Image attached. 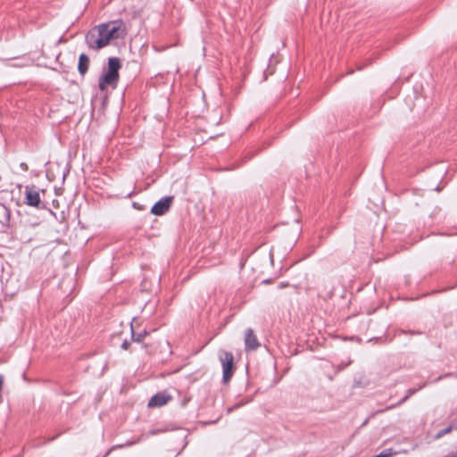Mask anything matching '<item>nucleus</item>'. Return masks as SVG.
Wrapping results in <instances>:
<instances>
[{"mask_svg":"<svg viewBox=\"0 0 457 457\" xmlns=\"http://www.w3.org/2000/svg\"><path fill=\"white\" fill-rule=\"evenodd\" d=\"M120 69V61L117 57H111L108 60V71L100 77L99 88L103 91L107 86H116L119 80V70Z\"/></svg>","mask_w":457,"mask_h":457,"instance_id":"f257e3e1","label":"nucleus"},{"mask_svg":"<svg viewBox=\"0 0 457 457\" xmlns=\"http://www.w3.org/2000/svg\"><path fill=\"white\" fill-rule=\"evenodd\" d=\"M219 360L222 365V379L224 383H228L233 376L234 372V357L230 352L220 350L219 352Z\"/></svg>","mask_w":457,"mask_h":457,"instance_id":"f03ea898","label":"nucleus"},{"mask_svg":"<svg viewBox=\"0 0 457 457\" xmlns=\"http://www.w3.org/2000/svg\"><path fill=\"white\" fill-rule=\"evenodd\" d=\"M86 41L88 47L92 49H100L109 44L108 39L100 33L99 29L97 32H88L86 36Z\"/></svg>","mask_w":457,"mask_h":457,"instance_id":"7ed1b4c3","label":"nucleus"},{"mask_svg":"<svg viewBox=\"0 0 457 457\" xmlns=\"http://www.w3.org/2000/svg\"><path fill=\"white\" fill-rule=\"evenodd\" d=\"M100 33L108 39V43L112 38H119L123 37V29L114 24H102L99 26Z\"/></svg>","mask_w":457,"mask_h":457,"instance_id":"20e7f679","label":"nucleus"},{"mask_svg":"<svg viewBox=\"0 0 457 457\" xmlns=\"http://www.w3.org/2000/svg\"><path fill=\"white\" fill-rule=\"evenodd\" d=\"M40 195L34 187H26L24 203L32 207H38L40 204Z\"/></svg>","mask_w":457,"mask_h":457,"instance_id":"39448f33","label":"nucleus"},{"mask_svg":"<svg viewBox=\"0 0 457 457\" xmlns=\"http://www.w3.org/2000/svg\"><path fill=\"white\" fill-rule=\"evenodd\" d=\"M172 196H166L160 199L151 209V212L154 215L164 214L170 207L172 203Z\"/></svg>","mask_w":457,"mask_h":457,"instance_id":"423d86ee","label":"nucleus"},{"mask_svg":"<svg viewBox=\"0 0 457 457\" xmlns=\"http://www.w3.org/2000/svg\"><path fill=\"white\" fill-rule=\"evenodd\" d=\"M245 344L247 350H256L260 346V343L252 328H247L245 332Z\"/></svg>","mask_w":457,"mask_h":457,"instance_id":"0eeeda50","label":"nucleus"},{"mask_svg":"<svg viewBox=\"0 0 457 457\" xmlns=\"http://www.w3.org/2000/svg\"><path fill=\"white\" fill-rule=\"evenodd\" d=\"M170 399L171 397L170 395L164 393H158L153 397H151V399L148 402V407L152 408L162 406L166 404Z\"/></svg>","mask_w":457,"mask_h":457,"instance_id":"6e6552de","label":"nucleus"},{"mask_svg":"<svg viewBox=\"0 0 457 457\" xmlns=\"http://www.w3.org/2000/svg\"><path fill=\"white\" fill-rule=\"evenodd\" d=\"M89 67V58L86 54H81L79 58L78 70L80 75L84 76Z\"/></svg>","mask_w":457,"mask_h":457,"instance_id":"1a4fd4ad","label":"nucleus"},{"mask_svg":"<svg viewBox=\"0 0 457 457\" xmlns=\"http://www.w3.org/2000/svg\"><path fill=\"white\" fill-rule=\"evenodd\" d=\"M424 386L425 384L420 386L419 388H410L407 391V395L401 400L400 403H404L411 395H414L418 390L421 389Z\"/></svg>","mask_w":457,"mask_h":457,"instance_id":"9d476101","label":"nucleus"},{"mask_svg":"<svg viewBox=\"0 0 457 457\" xmlns=\"http://www.w3.org/2000/svg\"><path fill=\"white\" fill-rule=\"evenodd\" d=\"M146 335V332L144 331L143 333H139L137 337L135 336L134 332L132 331V338L134 341L140 342L144 338V337Z\"/></svg>","mask_w":457,"mask_h":457,"instance_id":"9b49d317","label":"nucleus"},{"mask_svg":"<svg viewBox=\"0 0 457 457\" xmlns=\"http://www.w3.org/2000/svg\"><path fill=\"white\" fill-rule=\"evenodd\" d=\"M129 345H130V344H129V341H127V340H125V341L121 344V348H122L123 350H127V349L129 348Z\"/></svg>","mask_w":457,"mask_h":457,"instance_id":"f8f14e48","label":"nucleus"},{"mask_svg":"<svg viewBox=\"0 0 457 457\" xmlns=\"http://www.w3.org/2000/svg\"><path fill=\"white\" fill-rule=\"evenodd\" d=\"M20 167H21V169L22 170H24V171H27V170H28V169H29V167H28L27 163H25V162H21V163H20Z\"/></svg>","mask_w":457,"mask_h":457,"instance_id":"ddd939ff","label":"nucleus"},{"mask_svg":"<svg viewBox=\"0 0 457 457\" xmlns=\"http://www.w3.org/2000/svg\"><path fill=\"white\" fill-rule=\"evenodd\" d=\"M451 430V428H447L444 430H442L441 432L438 433V436H441L443 435H445L446 433H448L449 431Z\"/></svg>","mask_w":457,"mask_h":457,"instance_id":"4468645a","label":"nucleus"},{"mask_svg":"<svg viewBox=\"0 0 457 457\" xmlns=\"http://www.w3.org/2000/svg\"><path fill=\"white\" fill-rule=\"evenodd\" d=\"M243 403H237L233 408H238L239 406H241Z\"/></svg>","mask_w":457,"mask_h":457,"instance_id":"2eb2a0df","label":"nucleus"}]
</instances>
